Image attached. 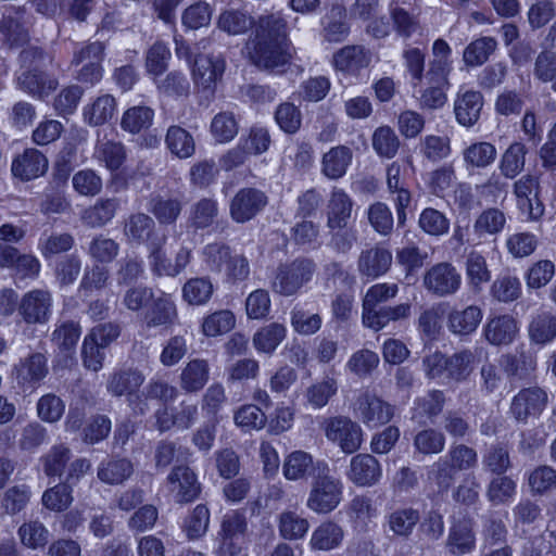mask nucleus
Returning <instances> with one entry per match:
<instances>
[{"label":"nucleus","instance_id":"36","mask_svg":"<svg viewBox=\"0 0 556 556\" xmlns=\"http://www.w3.org/2000/svg\"><path fill=\"white\" fill-rule=\"evenodd\" d=\"M420 520V513L413 507H401L387 517L390 531L401 538H409Z\"/></svg>","mask_w":556,"mask_h":556},{"label":"nucleus","instance_id":"48","mask_svg":"<svg viewBox=\"0 0 556 556\" xmlns=\"http://www.w3.org/2000/svg\"><path fill=\"white\" fill-rule=\"evenodd\" d=\"M160 93L169 98H187L190 93V83L179 71H172L161 79H154Z\"/></svg>","mask_w":556,"mask_h":556},{"label":"nucleus","instance_id":"37","mask_svg":"<svg viewBox=\"0 0 556 556\" xmlns=\"http://www.w3.org/2000/svg\"><path fill=\"white\" fill-rule=\"evenodd\" d=\"M528 334L531 342L545 345L556 338V316L549 312H542L532 317Z\"/></svg>","mask_w":556,"mask_h":556},{"label":"nucleus","instance_id":"12","mask_svg":"<svg viewBox=\"0 0 556 556\" xmlns=\"http://www.w3.org/2000/svg\"><path fill=\"white\" fill-rule=\"evenodd\" d=\"M267 195L256 188L240 189L230 201L229 213L236 223H247L255 217L266 205Z\"/></svg>","mask_w":556,"mask_h":556},{"label":"nucleus","instance_id":"64","mask_svg":"<svg viewBox=\"0 0 556 556\" xmlns=\"http://www.w3.org/2000/svg\"><path fill=\"white\" fill-rule=\"evenodd\" d=\"M94 155L105 164L108 169L116 170L123 165L126 151L121 142L106 140L98 142Z\"/></svg>","mask_w":556,"mask_h":556},{"label":"nucleus","instance_id":"35","mask_svg":"<svg viewBox=\"0 0 556 556\" xmlns=\"http://www.w3.org/2000/svg\"><path fill=\"white\" fill-rule=\"evenodd\" d=\"M412 305L402 303L395 306H383L375 313H363V321L365 326L374 330L384 328L391 321H399L409 317Z\"/></svg>","mask_w":556,"mask_h":556},{"label":"nucleus","instance_id":"28","mask_svg":"<svg viewBox=\"0 0 556 556\" xmlns=\"http://www.w3.org/2000/svg\"><path fill=\"white\" fill-rule=\"evenodd\" d=\"M323 38L328 42L344 41L350 34L346 11L341 4H333L321 21Z\"/></svg>","mask_w":556,"mask_h":556},{"label":"nucleus","instance_id":"3","mask_svg":"<svg viewBox=\"0 0 556 556\" xmlns=\"http://www.w3.org/2000/svg\"><path fill=\"white\" fill-rule=\"evenodd\" d=\"M316 270V263L308 257L280 264L270 281V289L282 296L294 295L313 279Z\"/></svg>","mask_w":556,"mask_h":556},{"label":"nucleus","instance_id":"11","mask_svg":"<svg viewBox=\"0 0 556 556\" xmlns=\"http://www.w3.org/2000/svg\"><path fill=\"white\" fill-rule=\"evenodd\" d=\"M548 395L540 387L521 389L514 395L509 412L519 422H527L530 417H536L545 409Z\"/></svg>","mask_w":556,"mask_h":556},{"label":"nucleus","instance_id":"16","mask_svg":"<svg viewBox=\"0 0 556 556\" xmlns=\"http://www.w3.org/2000/svg\"><path fill=\"white\" fill-rule=\"evenodd\" d=\"M47 156L35 148H28L13 159L11 170L14 177L29 181L43 176L48 170Z\"/></svg>","mask_w":556,"mask_h":556},{"label":"nucleus","instance_id":"54","mask_svg":"<svg viewBox=\"0 0 556 556\" xmlns=\"http://www.w3.org/2000/svg\"><path fill=\"white\" fill-rule=\"evenodd\" d=\"M446 439L443 432L428 428L417 432L413 445L422 455L440 454L445 447Z\"/></svg>","mask_w":556,"mask_h":556},{"label":"nucleus","instance_id":"15","mask_svg":"<svg viewBox=\"0 0 556 556\" xmlns=\"http://www.w3.org/2000/svg\"><path fill=\"white\" fill-rule=\"evenodd\" d=\"M501 366L508 378L528 380L536 369V356L525 345H519L514 352L502 355Z\"/></svg>","mask_w":556,"mask_h":556},{"label":"nucleus","instance_id":"49","mask_svg":"<svg viewBox=\"0 0 556 556\" xmlns=\"http://www.w3.org/2000/svg\"><path fill=\"white\" fill-rule=\"evenodd\" d=\"M497 42L493 37H481L470 42L464 50L463 60L467 66H479L493 54Z\"/></svg>","mask_w":556,"mask_h":556},{"label":"nucleus","instance_id":"52","mask_svg":"<svg viewBox=\"0 0 556 556\" xmlns=\"http://www.w3.org/2000/svg\"><path fill=\"white\" fill-rule=\"evenodd\" d=\"M80 333L78 323L73 320L62 321L53 330L51 341L60 351L71 353L75 350Z\"/></svg>","mask_w":556,"mask_h":556},{"label":"nucleus","instance_id":"51","mask_svg":"<svg viewBox=\"0 0 556 556\" xmlns=\"http://www.w3.org/2000/svg\"><path fill=\"white\" fill-rule=\"evenodd\" d=\"M490 294L501 303L514 302L521 295V282L516 276H498L491 285Z\"/></svg>","mask_w":556,"mask_h":556},{"label":"nucleus","instance_id":"33","mask_svg":"<svg viewBox=\"0 0 556 556\" xmlns=\"http://www.w3.org/2000/svg\"><path fill=\"white\" fill-rule=\"evenodd\" d=\"M134 473V465L128 458H109L100 463L97 476L110 485L124 483Z\"/></svg>","mask_w":556,"mask_h":556},{"label":"nucleus","instance_id":"59","mask_svg":"<svg viewBox=\"0 0 556 556\" xmlns=\"http://www.w3.org/2000/svg\"><path fill=\"white\" fill-rule=\"evenodd\" d=\"M218 214L217 202L210 198H203L190 208V225L195 229L210 227Z\"/></svg>","mask_w":556,"mask_h":556},{"label":"nucleus","instance_id":"2","mask_svg":"<svg viewBox=\"0 0 556 556\" xmlns=\"http://www.w3.org/2000/svg\"><path fill=\"white\" fill-rule=\"evenodd\" d=\"M317 469L318 473L311 483L306 507L318 515H326L340 504L343 485L339 479L330 475L326 464L318 463Z\"/></svg>","mask_w":556,"mask_h":556},{"label":"nucleus","instance_id":"7","mask_svg":"<svg viewBox=\"0 0 556 556\" xmlns=\"http://www.w3.org/2000/svg\"><path fill=\"white\" fill-rule=\"evenodd\" d=\"M422 285L432 295L448 296L459 290L462 276L451 263L441 262L426 270Z\"/></svg>","mask_w":556,"mask_h":556},{"label":"nucleus","instance_id":"40","mask_svg":"<svg viewBox=\"0 0 556 556\" xmlns=\"http://www.w3.org/2000/svg\"><path fill=\"white\" fill-rule=\"evenodd\" d=\"M528 149L521 142L511 143L503 153L500 161V172L508 179L516 178L525 168Z\"/></svg>","mask_w":556,"mask_h":556},{"label":"nucleus","instance_id":"14","mask_svg":"<svg viewBox=\"0 0 556 556\" xmlns=\"http://www.w3.org/2000/svg\"><path fill=\"white\" fill-rule=\"evenodd\" d=\"M224 71L225 60L220 55L200 54L195 58L192 68L194 84L203 90L213 92Z\"/></svg>","mask_w":556,"mask_h":556},{"label":"nucleus","instance_id":"50","mask_svg":"<svg viewBox=\"0 0 556 556\" xmlns=\"http://www.w3.org/2000/svg\"><path fill=\"white\" fill-rule=\"evenodd\" d=\"M165 243V235L151 240V242L147 245L149 252L148 260L150 268L154 275L173 277L174 269L172 268V263L166 256L164 250Z\"/></svg>","mask_w":556,"mask_h":556},{"label":"nucleus","instance_id":"43","mask_svg":"<svg viewBox=\"0 0 556 556\" xmlns=\"http://www.w3.org/2000/svg\"><path fill=\"white\" fill-rule=\"evenodd\" d=\"M286 338V327L271 323L262 327L253 336V345L258 352L271 354Z\"/></svg>","mask_w":556,"mask_h":556},{"label":"nucleus","instance_id":"56","mask_svg":"<svg viewBox=\"0 0 556 556\" xmlns=\"http://www.w3.org/2000/svg\"><path fill=\"white\" fill-rule=\"evenodd\" d=\"M313 457L303 452L295 451L291 453L283 464V476L288 480H300L307 477L314 469Z\"/></svg>","mask_w":556,"mask_h":556},{"label":"nucleus","instance_id":"4","mask_svg":"<svg viewBox=\"0 0 556 556\" xmlns=\"http://www.w3.org/2000/svg\"><path fill=\"white\" fill-rule=\"evenodd\" d=\"M104 56L105 43L99 40L86 42L75 49L71 66L77 68L76 80L90 86L98 84L103 75Z\"/></svg>","mask_w":556,"mask_h":556},{"label":"nucleus","instance_id":"53","mask_svg":"<svg viewBox=\"0 0 556 556\" xmlns=\"http://www.w3.org/2000/svg\"><path fill=\"white\" fill-rule=\"evenodd\" d=\"M115 108V99L110 94H104L97 98L92 104L85 108L84 116L90 125H102L113 117Z\"/></svg>","mask_w":556,"mask_h":556},{"label":"nucleus","instance_id":"61","mask_svg":"<svg viewBox=\"0 0 556 556\" xmlns=\"http://www.w3.org/2000/svg\"><path fill=\"white\" fill-rule=\"evenodd\" d=\"M21 543L31 549L40 548L49 542V531L46 526L38 520L24 522L18 528Z\"/></svg>","mask_w":556,"mask_h":556},{"label":"nucleus","instance_id":"10","mask_svg":"<svg viewBox=\"0 0 556 556\" xmlns=\"http://www.w3.org/2000/svg\"><path fill=\"white\" fill-rule=\"evenodd\" d=\"M168 491L178 504L195 501L201 494V483L194 471L186 465L173 467L166 478Z\"/></svg>","mask_w":556,"mask_h":556},{"label":"nucleus","instance_id":"41","mask_svg":"<svg viewBox=\"0 0 556 556\" xmlns=\"http://www.w3.org/2000/svg\"><path fill=\"white\" fill-rule=\"evenodd\" d=\"M309 529V522L295 511L286 510L278 516V531L282 539L296 541L303 539Z\"/></svg>","mask_w":556,"mask_h":556},{"label":"nucleus","instance_id":"57","mask_svg":"<svg viewBox=\"0 0 556 556\" xmlns=\"http://www.w3.org/2000/svg\"><path fill=\"white\" fill-rule=\"evenodd\" d=\"M475 358L470 350H463L447 357V378L456 382L466 380L473 370Z\"/></svg>","mask_w":556,"mask_h":556},{"label":"nucleus","instance_id":"26","mask_svg":"<svg viewBox=\"0 0 556 556\" xmlns=\"http://www.w3.org/2000/svg\"><path fill=\"white\" fill-rule=\"evenodd\" d=\"M144 382L143 374L134 368L121 369L113 372L106 384L108 392L113 396L135 395Z\"/></svg>","mask_w":556,"mask_h":556},{"label":"nucleus","instance_id":"46","mask_svg":"<svg viewBox=\"0 0 556 556\" xmlns=\"http://www.w3.org/2000/svg\"><path fill=\"white\" fill-rule=\"evenodd\" d=\"M495 147L486 141L475 142L463 151V157L467 167L485 168L496 159Z\"/></svg>","mask_w":556,"mask_h":556},{"label":"nucleus","instance_id":"31","mask_svg":"<svg viewBox=\"0 0 556 556\" xmlns=\"http://www.w3.org/2000/svg\"><path fill=\"white\" fill-rule=\"evenodd\" d=\"M210 365L207 361L195 358L186 364L179 376L180 388L186 393H197L207 383Z\"/></svg>","mask_w":556,"mask_h":556},{"label":"nucleus","instance_id":"22","mask_svg":"<svg viewBox=\"0 0 556 556\" xmlns=\"http://www.w3.org/2000/svg\"><path fill=\"white\" fill-rule=\"evenodd\" d=\"M446 547L454 556H463L475 549L476 534L471 518H464L453 523L450 528Z\"/></svg>","mask_w":556,"mask_h":556},{"label":"nucleus","instance_id":"47","mask_svg":"<svg viewBox=\"0 0 556 556\" xmlns=\"http://www.w3.org/2000/svg\"><path fill=\"white\" fill-rule=\"evenodd\" d=\"M154 118V111L146 105L129 108L122 116L121 126L130 134L148 129Z\"/></svg>","mask_w":556,"mask_h":556},{"label":"nucleus","instance_id":"38","mask_svg":"<svg viewBox=\"0 0 556 556\" xmlns=\"http://www.w3.org/2000/svg\"><path fill=\"white\" fill-rule=\"evenodd\" d=\"M176 318V306L168 294L162 293L156 299L153 298V304L146 314L148 327L168 326Z\"/></svg>","mask_w":556,"mask_h":556},{"label":"nucleus","instance_id":"34","mask_svg":"<svg viewBox=\"0 0 556 556\" xmlns=\"http://www.w3.org/2000/svg\"><path fill=\"white\" fill-rule=\"evenodd\" d=\"M184 202L178 197H153L149 202V212L160 225H173L179 218Z\"/></svg>","mask_w":556,"mask_h":556},{"label":"nucleus","instance_id":"6","mask_svg":"<svg viewBox=\"0 0 556 556\" xmlns=\"http://www.w3.org/2000/svg\"><path fill=\"white\" fill-rule=\"evenodd\" d=\"M541 190L540 177L533 174L521 176L513 186L518 208L532 220L540 219L544 214Z\"/></svg>","mask_w":556,"mask_h":556},{"label":"nucleus","instance_id":"19","mask_svg":"<svg viewBox=\"0 0 556 556\" xmlns=\"http://www.w3.org/2000/svg\"><path fill=\"white\" fill-rule=\"evenodd\" d=\"M155 222L150 215L137 212L124 220L123 235L128 243L148 245L151 240L160 237L155 235Z\"/></svg>","mask_w":556,"mask_h":556},{"label":"nucleus","instance_id":"44","mask_svg":"<svg viewBox=\"0 0 556 556\" xmlns=\"http://www.w3.org/2000/svg\"><path fill=\"white\" fill-rule=\"evenodd\" d=\"M465 268L468 282L475 289H481V286L491 279L485 257L476 250H471L466 255Z\"/></svg>","mask_w":556,"mask_h":556},{"label":"nucleus","instance_id":"5","mask_svg":"<svg viewBox=\"0 0 556 556\" xmlns=\"http://www.w3.org/2000/svg\"><path fill=\"white\" fill-rule=\"evenodd\" d=\"M321 429L325 437L346 454L356 452L362 445V428L349 417L334 416L325 418L321 422Z\"/></svg>","mask_w":556,"mask_h":556},{"label":"nucleus","instance_id":"58","mask_svg":"<svg viewBox=\"0 0 556 556\" xmlns=\"http://www.w3.org/2000/svg\"><path fill=\"white\" fill-rule=\"evenodd\" d=\"M507 535V527L498 516L490 515L484 519L481 530L483 548H491L501 544L505 545Z\"/></svg>","mask_w":556,"mask_h":556},{"label":"nucleus","instance_id":"45","mask_svg":"<svg viewBox=\"0 0 556 556\" xmlns=\"http://www.w3.org/2000/svg\"><path fill=\"white\" fill-rule=\"evenodd\" d=\"M214 286L208 277H194L182 287V298L190 305H203L210 301Z\"/></svg>","mask_w":556,"mask_h":556},{"label":"nucleus","instance_id":"30","mask_svg":"<svg viewBox=\"0 0 556 556\" xmlns=\"http://www.w3.org/2000/svg\"><path fill=\"white\" fill-rule=\"evenodd\" d=\"M485 339L493 345L510 344L517 333L516 320L509 315H502L490 319L483 329Z\"/></svg>","mask_w":556,"mask_h":556},{"label":"nucleus","instance_id":"21","mask_svg":"<svg viewBox=\"0 0 556 556\" xmlns=\"http://www.w3.org/2000/svg\"><path fill=\"white\" fill-rule=\"evenodd\" d=\"M392 264L391 252L382 247L375 245L364 249L357 261L361 275L377 278L386 274Z\"/></svg>","mask_w":556,"mask_h":556},{"label":"nucleus","instance_id":"39","mask_svg":"<svg viewBox=\"0 0 556 556\" xmlns=\"http://www.w3.org/2000/svg\"><path fill=\"white\" fill-rule=\"evenodd\" d=\"M165 143L168 150L179 159H188L195 151V142L192 135L177 125H173L167 129Z\"/></svg>","mask_w":556,"mask_h":556},{"label":"nucleus","instance_id":"60","mask_svg":"<svg viewBox=\"0 0 556 556\" xmlns=\"http://www.w3.org/2000/svg\"><path fill=\"white\" fill-rule=\"evenodd\" d=\"M172 52L162 41L154 42L146 52V70L148 74L160 77L168 67Z\"/></svg>","mask_w":556,"mask_h":556},{"label":"nucleus","instance_id":"13","mask_svg":"<svg viewBox=\"0 0 556 556\" xmlns=\"http://www.w3.org/2000/svg\"><path fill=\"white\" fill-rule=\"evenodd\" d=\"M51 309V295L45 290H33L23 295L18 303V315L26 324H45Z\"/></svg>","mask_w":556,"mask_h":556},{"label":"nucleus","instance_id":"24","mask_svg":"<svg viewBox=\"0 0 556 556\" xmlns=\"http://www.w3.org/2000/svg\"><path fill=\"white\" fill-rule=\"evenodd\" d=\"M370 61L369 51L359 45L345 46L333 54L336 68L350 75H357Z\"/></svg>","mask_w":556,"mask_h":556},{"label":"nucleus","instance_id":"62","mask_svg":"<svg viewBox=\"0 0 556 556\" xmlns=\"http://www.w3.org/2000/svg\"><path fill=\"white\" fill-rule=\"evenodd\" d=\"M72 502V486L66 482L47 489L41 497L42 505L52 511H64Z\"/></svg>","mask_w":556,"mask_h":556},{"label":"nucleus","instance_id":"42","mask_svg":"<svg viewBox=\"0 0 556 556\" xmlns=\"http://www.w3.org/2000/svg\"><path fill=\"white\" fill-rule=\"evenodd\" d=\"M482 319V312L478 306L470 305L463 311H453L448 315V327L457 334L473 332Z\"/></svg>","mask_w":556,"mask_h":556},{"label":"nucleus","instance_id":"17","mask_svg":"<svg viewBox=\"0 0 556 556\" xmlns=\"http://www.w3.org/2000/svg\"><path fill=\"white\" fill-rule=\"evenodd\" d=\"M49 372L48 361L45 354L35 352L20 361L15 366L18 386L34 389L47 377Z\"/></svg>","mask_w":556,"mask_h":556},{"label":"nucleus","instance_id":"25","mask_svg":"<svg viewBox=\"0 0 556 556\" xmlns=\"http://www.w3.org/2000/svg\"><path fill=\"white\" fill-rule=\"evenodd\" d=\"M18 87L38 99L47 98L59 85L56 78L38 68L24 71L17 77Z\"/></svg>","mask_w":556,"mask_h":556},{"label":"nucleus","instance_id":"8","mask_svg":"<svg viewBox=\"0 0 556 556\" xmlns=\"http://www.w3.org/2000/svg\"><path fill=\"white\" fill-rule=\"evenodd\" d=\"M354 414L368 427H378L389 422L394 408L376 393L368 390L362 392L354 403Z\"/></svg>","mask_w":556,"mask_h":556},{"label":"nucleus","instance_id":"1","mask_svg":"<svg viewBox=\"0 0 556 556\" xmlns=\"http://www.w3.org/2000/svg\"><path fill=\"white\" fill-rule=\"evenodd\" d=\"M245 48L257 67L275 70L285 66L291 59L287 21L279 14L261 15Z\"/></svg>","mask_w":556,"mask_h":556},{"label":"nucleus","instance_id":"27","mask_svg":"<svg viewBox=\"0 0 556 556\" xmlns=\"http://www.w3.org/2000/svg\"><path fill=\"white\" fill-rule=\"evenodd\" d=\"M118 208L117 198H100L81 212L80 219L89 228H100L115 217Z\"/></svg>","mask_w":556,"mask_h":556},{"label":"nucleus","instance_id":"20","mask_svg":"<svg viewBox=\"0 0 556 556\" xmlns=\"http://www.w3.org/2000/svg\"><path fill=\"white\" fill-rule=\"evenodd\" d=\"M348 477L356 485L371 486L381 477L380 464L370 454H358L351 459Z\"/></svg>","mask_w":556,"mask_h":556},{"label":"nucleus","instance_id":"9","mask_svg":"<svg viewBox=\"0 0 556 556\" xmlns=\"http://www.w3.org/2000/svg\"><path fill=\"white\" fill-rule=\"evenodd\" d=\"M450 67L442 60H434L427 73L429 86L422 91L419 102L421 108L435 110L442 108L446 102L445 90L448 87Z\"/></svg>","mask_w":556,"mask_h":556},{"label":"nucleus","instance_id":"23","mask_svg":"<svg viewBox=\"0 0 556 556\" xmlns=\"http://www.w3.org/2000/svg\"><path fill=\"white\" fill-rule=\"evenodd\" d=\"M483 106V96L476 90L459 91L455 103L454 112L457 122L465 126H473L479 117Z\"/></svg>","mask_w":556,"mask_h":556},{"label":"nucleus","instance_id":"63","mask_svg":"<svg viewBox=\"0 0 556 556\" xmlns=\"http://www.w3.org/2000/svg\"><path fill=\"white\" fill-rule=\"evenodd\" d=\"M338 382L332 377H325L306 389L305 396L314 408L326 406L329 400L337 393Z\"/></svg>","mask_w":556,"mask_h":556},{"label":"nucleus","instance_id":"18","mask_svg":"<svg viewBox=\"0 0 556 556\" xmlns=\"http://www.w3.org/2000/svg\"><path fill=\"white\" fill-rule=\"evenodd\" d=\"M353 201L342 189L333 188L327 203V228L330 231L344 229L352 217Z\"/></svg>","mask_w":556,"mask_h":556},{"label":"nucleus","instance_id":"32","mask_svg":"<svg viewBox=\"0 0 556 556\" xmlns=\"http://www.w3.org/2000/svg\"><path fill=\"white\" fill-rule=\"evenodd\" d=\"M352 159L353 152L349 147H333L323 155L321 173L329 179H339L345 175Z\"/></svg>","mask_w":556,"mask_h":556},{"label":"nucleus","instance_id":"29","mask_svg":"<svg viewBox=\"0 0 556 556\" xmlns=\"http://www.w3.org/2000/svg\"><path fill=\"white\" fill-rule=\"evenodd\" d=\"M343 539L344 531L342 527L332 520H326L312 532L309 545L313 551L329 552L338 548Z\"/></svg>","mask_w":556,"mask_h":556},{"label":"nucleus","instance_id":"55","mask_svg":"<svg viewBox=\"0 0 556 556\" xmlns=\"http://www.w3.org/2000/svg\"><path fill=\"white\" fill-rule=\"evenodd\" d=\"M371 144L379 156L392 159L399 151L400 139L391 127L380 126L372 134Z\"/></svg>","mask_w":556,"mask_h":556}]
</instances>
